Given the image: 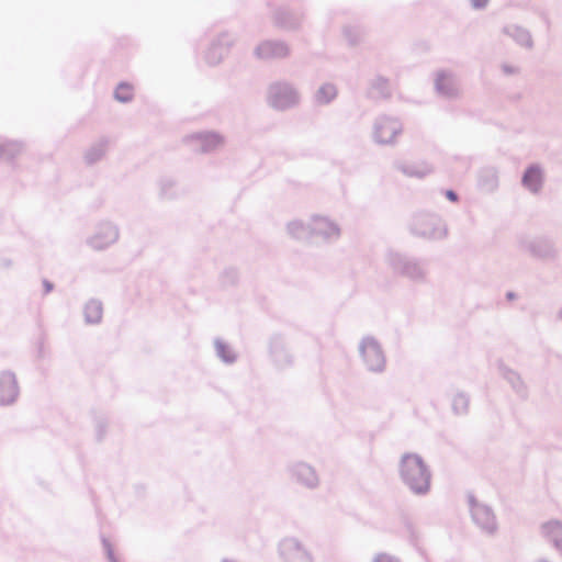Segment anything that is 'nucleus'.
I'll return each mask as SVG.
<instances>
[{"instance_id": "obj_1", "label": "nucleus", "mask_w": 562, "mask_h": 562, "mask_svg": "<svg viewBox=\"0 0 562 562\" xmlns=\"http://www.w3.org/2000/svg\"><path fill=\"white\" fill-rule=\"evenodd\" d=\"M398 474L402 483L414 495L425 496L430 492L432 474L420 454L403 453L398 463Z\"/></svg>"}, {"instance_id": "obj_2", "label": "nucleus", "mask_w": 562, "mask_h": 562, "mask_svg": "<svg viewBox=\"0 0 562 562\" xmlns=\"http://www.w3.org/2000/svg\"><path fill=\"white\" fill-rule=\"evenodd\" d=\"M386 262L394 274L409 279L414 282L426 280L427 260L409 256L404 252L390 250L386 254Z\"/></svg>"}, {"instance_id": "obj_3", "label": "nucleus", "mask_w": 562, "mask_h": 562, "mask_svg": "<svg viewBox=\"0 0 562 562\" xmlns=\"http://www.w3.org/2000/svg\"><path fill=\"white\" fill-rule=\"evenodd\" d=\"M412 235L428 239L440 240L447 237L448 228L442 218L434 213H416L409 224Z\"/></svg>"}, {"instance_id": "obj_4", "label": "nucleus", "mask_w": 562, "mask_h": 562, "mask_svg": "<svg viewBox=\"0 0 562 562\" xmlns=\"http://www.w3.org/2000/svg\"><path fill=\"white\" fill-rule=\"evenodd\" d=\"M301 95L293 83L281 80L272 82L267 90V102L277 111H286L299 105Z\"/></svg>"}, {"instance_id": "obj_5", "label": "nucleus", "mask_w": 562, "mask_h": 562, "mask_svg": "<svg viewBox=\"0 0 562 562\" xmlns=\"http://www.w3.org/2000/svg\"><path fill=\"white\" fill-rule=\"evenodd\" d=\"M520 250L528 252L532 258L553 261L558 258L559 251L555 243L548 236L520 237L518 239Z\"/></svg>"}, {"instance_id": "obj_6", "label": "nucleus", "mask_w": 562, "mask_h": 562, "mask_svg": "<svg viewBox=\"0 0 562 562\" xmlns=\"http://www.w3.org/2000/svg\"><path fill=\"white\" fill-rule=\"evenodd\" d=\"M359 352L369 371L381 373L385 370V355L374 337L367 336L362 338L359 345Z\"/></svg>"}, {"instance_id": "obj_7", "label": "nucleus", "mask_w": 562, "mask_h": 562, "mask_svg": "<svg viewBox=\"0 0 562 562\" xmlns=\"http://www.w3.org/2000/svg\"><path fill=\"white\" fill-rule=\"evenodd\" d=\"M278 552L283 562H314L310 551L295 537L282 539L278 544Z\"/></svg>"}, {"instance_id": "obj_8", "label": "nucleus", "mask_w": 562, "mask_h": 562, "mask_svg": "<svg viewBox=\"0 0 562 562\" xmlns=\"http://www.w3.org/2000/svg\"><path fill=\"white\" fill-rule=\"evenodd\" d=\"M403 131L402 123L393 117L379 116L373 125V138L382 145H391Z\"/></svg>"}, {"instance_id": "obj_9", "label": "nucleus", "mask_w": 562, "mask_h": 562, "mask_svg": "<svg viewBox=\"0 0 562 562\" xmlns=\"http://www.w3.org/2000/svg\"><path fill=\"white\" fill-rule=\"evenodd\" d=\"M120 237L119 227L111 222H102L95 233L88 238V245L94 250H104L115 244Z\"/></svg>"}, {"instance_id": "obj_10", "label": "nucleus", "mask_w": 562, "mask_h": 562, "mask_svg": "<svg viewBox=\"0 0 562 562\" xmlns=\"http://www.w3.org/2000/svg\"><path fill=\"white\" fill-rule=\"evenodd\" d=\"M291 53L290 46L286 42L281 40H266L260 42L254 55L261 60L283 59Z\"/></svg>"}, {"instance_id": "obj_11", "label": "nucleus", "mask_w": 562, "mask_h": 562, "mask_svg": "<svg viewBox=\"0 0 562 562\" xmlns=\"http://www.w3.org/2000/svg\"><path fill=\"white\" fill-rule=\"evenodd\" d=\"M184 142L192 146V149L200 153H211L222 143L223 136L216 132H199L184 137Z\"/></svg>"}, {"instance_id": "obj_12", "label": "nucleus", "mask_w": 562, "mask_h": 562, "mask_svg": "<svg viewBox=\"0 0 562 562\" xmlns=\"http://www.w3.org/2000/svg\"><path fill=\"white\" fill-rule=\"evenodd\" d=\"M235 38L232 34L223 32L218 37L210 44L205 52L204 59L211 65L215 66L220 64L224 56L228 53L229 47L233 45Z\"/></svg>"}, {"instance_id": "obj_13", "label": "nucleus", "mask_w": 562, "mask_h": 562, "mask_svg": "<svg viewBox=\"0 0 562 562\" xmlns=\"http://www.w3.org/2000/svg\"><path fill=\"white\" fill-rule=\"evenodd\" d=\"M20 394L15 374L10 370L0 372V406L13 404Z\"/></svg>"}, {"instance_id": "obj_14", "label": "nucleus", "mask_w": 562, "mask_h": 562, "mask_svg": "<svg viewBox=\"0 0 562 562\" xmlns=\"http://www.w3.org/2000/svg\"><path fill=\"white\" fill-rule=\"evenodd\" d=\"M303 20V12L297 10H290L286 7L278 8L273 14V22L276 26L286 31H295L300 29Z\"/></svg>"}, {"instance_id": "obj_15", "label": "nucleus", "mask_w": 562, "mask_h": 562, "mask_svg": "<svg viewBox=\"0 0 562 562\" xmlns=\"http://www.w3.org/2000/svg\"><path fill=\"white\" fill-rule=\"evenodd\" d=\"M473 522L485 533L494 535L497 531V521L492 507L483 504L476 506L471 514Z\"/></svg>"}, {"instance_id": "obj_16", "label": "nucleus", "mask_w": 562, "mask_h": 562, "mask_svg": "<svg viewBox=\"0 0 562 562\" xmlns=\"http://www.w3.org/2000/svg\"><path fill=\"white\" fill-rule=\"evenodd\" d=\"M435 89L439 95L446 99H457L460 95L458 81L451 72L438 71Z\"/></svg>"}, {"instance_id": "obj_17", "label": "nucleus", "mask_w": 562, "mask_h": 562, "mask_svg": "<svg viewBox=\"0 0 562 562\" xmlns=\"http://www.w3.org/2000/svg\"><path fill=\"white\" fill-rule=\"evenodd\" d=\"M311 236H319L324 240H336L340 236V228L326 217L314 216L311 224Z\"/></svg>"}, {"instance_id": "obj_18", "label": "nucleus", "mask_w": 562, "mask_h": 562, "mask_svg": "<svg viewBox=\"0 0 562 562\" xmlns=\"http://www.w3.org/2000/svg\"><path fill=\"white\" fill-rule=\"evenodd\" d=\"M291 476L301 485L307 488H315L318 486L319 480L313 467L305 462H297L290 469Z\"/></svg>"}, {"instance_id": "obj_19", "label": "nucleus", "mask_w": 562, "mask_h": 562, "mask_svg": "<svg viewBox=\"0 0 562 562\" xmlns=\"http://www.w3.org/2000/svg\"><path fill=\"white\" fill-rule=\"evenodd\" d=\"M270 356L274 364L280 369L289 368L293 364V357L279 335L273 336L270 340Z\"/></svg>"}, {"instance_id": "obj_20", "label": "nucleus", "mask_w": 562, "mask_h": 562, "mask_svg": "<svg viewBox=\"0 0 562 562\" xmlns=\"http://www.w3.org/2000/svg\"><path fill=\"white\" fill-rule=\"evenodd\" d=\"M543 172L539 165L532 164L522 173L521 183L531 193H539L543 187Z\"/></svg>"}, {"instance_id": "obj_21", "label": "nucleus", "mask_w": 562, "mask_h": 562, "mask_svg": "<svg viewBox=\"0 0 562 562\" xmlns=\"http://www.w3.org/2000/svg\"><path fill=\"white\" fill-rule=\"evenodd\" d=\"M541 533L562 555V521L550 520L542 524Z\"/></svg>"}, {"instance_id": "obj_22", "label": "nucleus", "mask_w": 562, "mask_h": 562, "mask_svg": "<svg viewBox=\"0 0 562 562\" xmlns=\"http://www.w3.org/2000/svg\"><path fill=\"white\" fill-rule=\"evenodd\" d=\"M395 167L405 176L419 179L425 178L434 171V168L426 161L415 164L396 162Z\"/></svg>"}, {"instance_id": "obj_23", "label": "nucleus", "mask_w": 562, "mask_h": 562, "mask_svg": "<svg viewBox=\"0 0 562 562\" xmlns=\"http://www.w3.org/2000/svg\"><path fill=\"white\" fill-rule=\"evenodd\" d=\"M503 32L510 36L518 45L529 49L533 47L532 36L527 29L512 24L505 26Z\"/></svg>"}, {"instance_id": "obj_24", "label": "nucleus", "mask_w": 562, "mask_h": 562, "mask_svg": "<svg viewBox=\"0 0 562 562\" xmlns=\"http://www.w3.org/2000/svg\"><path fill=\"white\" fill-rule=\"evenodd\" d=\"M391 95L390 80L383 76H376L370 83L368 98L380 100L389 99Z\"/></svg>"}, {"instance_id": "obj_25", "label": "nucleus", "mask_w": 562, "mask_h": 562, "mask_svg": "<svg viewBox=\"0 0 562 562\" xmlns=\"http://www.w3.org/2000/svg\"><path fill=\"white\" fill-rule=\"evenodd\" d=\"M338 95L337 87L331 82L323 83L314 93L313 101L316 105H328Z\"/></svg>"}, {"instance_id": "obj_26", "label": "nucleus", "mask_w": 562, "mask_h": 562, "mask_svg": "<svg viewBox=\"0 0 562 562\" xmlns=\"http://www.w3.org/2000/svg\"><path fill=\"white\" fill-rule=\"evenodd\" d=\"M108 145V138H101L99 142L91 145L85 153V162L88 166H92L100 161L106 153Z\"/></svg>"}, {"instance_id": "obj_27", "label": "nucleus", "mask_w": 562, "mask_h": 562, "mask_svg": "<svg viewBox=\"0 0 562 562\" xmlns=\"http://www.w3.org/2000/svg\"><path fill=\"white\" fill-rule=\"evenodd\" d=\"M102 303L95 299L89 300L83 307V315L87 324H99L102 319Z\"/></svg>"}, {"instance_id": "obj_28", "label": "nucleus", "mask_w": 562, "mask_h": 562, "mask_svg": "<svg viewBox=\"0 0 562 562\" xmlns=\"http://www.w3.org/2000/svg\"><path fill=\"white\" fill-rule=\"evenodd\" d=\"M499 369L503 378L512 385L514 391L520 396H526L527 389L519 373L505 366H501Z\"/></svg>"}, {"instance_id": "obj_29", "label": "nucleus", "mask_w": 562, "mask_h": 562, "mask_svg": "<svg viewBox=\"0 0 562 562\" xmlns=\"http://www.w3.org/2000/svg\"><path fill=\"white\" fill-rule=\"evenodd\" d=\"M479 186L485 191H494L498 187L497 172L494 168H484L479 173Z\"/></svg>"}, {"instance_id": "obj_30", "label": "nucleus", "mask_w": 562, "mask_h": 562, "mask_svg": "<svg viewBox=\"0 0 562 562\" xmlns=\"http://www.w3.org/2000/svg\"><path fill=\"white\" fill-rule=\"evenodd\" d=\"M23 146L19 142H4L0 144V159L8 162H13L15 158L22 153Z\"/></svg>"}, {"instance_id": "obj_31", "label": "nucleus", "mask_w": 562, "mask_h": 562, "mask_svg": "<svg viewBox=\"0 0 562 562\" xmlns=\"http://www.w3.org/2000/svg\"><path fill=\"white\" fill-rule=\"evenodd\" d=\"M214 346L216 350V356L225 363L232 364L237 360L236 353L232 350V348L224 342L222 339L216 338L214 340Z\"/></svg>"}, {"instance_id": "obj_32", "label": "nucleus", "mask_w": 562, "mask_h": 562, "mask_svg": "<svg viewBox=\"0 0 562 562\" xmlns=\"http://www.w3.org/2000/svg\"><path fill=\"white\" fill-rule=\"evenodd\" d=\"M470 396L464 392H458L453 398L451 408L454 415L464 416L469 413Z\"/></svg>"}, {"instance_id": "obj_33", "label": "nucleus", "mask_w": 562, "mask_h": 562, "mask_svg": "<svg viewBox=\"0 0 562 562\" xmlns=\"http://www.w3.org/2000/svg\"><path fill=\"white\" fill-rule=\"evenodd\" d=\"M114 98L119 102L127 103L133 100L132 86L127 82H120L114 91Z\"/></svg>"}, {"instance_id": "obj_34", "label": "nucleus", "mask_w": 562, "mask_h": 562, "mask_svg": "<svg viewBox=\"0 0 562 562\" xmlns=\"http://www.w3.org/2000/svg\"><path fill=\"white\" fill-rule=\"evenodd\" d=\"M288 232L292 237L301 239L305 237L307 234L311 235V225L305 226L300 221H293L288 224Z\"/></svg>"}, {"instance_id": "obj_35", "label": "nucleus", "mask_w": 562, "mask_h": 562, "mask_svg": "<svg viewBox=\"0 0 562 562\" xmlns=\"http://www.w3.org/2000/svg\"><path fill=\"white\" fill-rule=\"evenodd\" d=\"M404 529H405V532L407 535L409 543L413 547L418 548L420 536H419L418 530L416 529V527L414 526V524H413V521L411 519H408V518L404 519Z\"/></svg>"}, {"instance_id": "obj_36", "label": "nucleus", "mask_w": 562, "mask_h": 562, "mask_svg": "<svg viewBox=\"0 0 562 562\" xmlns=\"http://www.w3.org/2000/svg\"><path fill=\"white\" fill-rule=\"evenodd\" d=\"M175 181L170 178H162L160 180V196L162 199L171 200L177 196L175 192Z\"/></svg>"}, {"instance_id": "obj_37", "label": "nucleus", "mask_w": 562, "mask_h": 562, "mask_svg": "<svg viewBox=\"0 0 562 562\" xmlns=\"http://www.w3.org/2000/svg\"><path fill=\"white\" fill-rule=\"evenodd\" d=\"M344 34L350 45L359 43L362 36V30L359 26L348 25L344 27Z\"/></svg>"}, {"instance_id": "obj_38", "label": "nucleus", "mask_w": 562, "mask_h": 562, "mask_svg": "<svg viewBox=\"0 0 562 562\" xmlns=\"http://www.w3.org/2000/svg\"><path fill=\"white\" fill-rule=\"evenodd\" d=\"M101 540H102V546H103V549H104L108 560L110 562H119L117 558L114 554V550H113V547H112L110 540L105 537H102Z\"/></svg>"}, {"instance_id": "obj_39", "label": "nucleus", "mask_w": 562, "mask_h": 562, "mask_svg": "<svg viewBox=\"0 0 562 562\" xmlns=\"http://www.w3.org/2000/svg\"><path fill=\"white\" fill-rule=\"evenodd\" d=\"M222 278L224 284H234L238 278L237 270L234 268L226 269Z\"/></svg>"}, {"instance_id": "obj_40", "label": "nucleus", "mask_w": 562, "mask_h": 562, "mask_svg": "<svg viewBox=\"0 0 562 562\" xmlns=\"http://www.w3.org/2000/svg\"><path fill=\"white\" fill-rule=\"evenodd\" d=\"M372 562H401V560L392 554L380 552L373 557Z\"/></svg>"}, {"instance_id": "obj_41", "label": "nucleus", "mask_w": 562, "mask_h": 562, "mask_svg": "<svg viewBox=\"0 0 562 562\" xmlns=\"http://www.w3.org/2000/svg\"><path fill=\"white\" fill-rule=\"evenodd\" d=\"M468 503H469L471 514L473 513L474 507L483 505V503L477 502L474 494H472V493L468 494Z\"/></svg>"}, {"instance_id": "obj_42", "label": "nucleus", "mask_w": 562, "mask_h": 562, "mask_svg": "<svg viewBox=\"0 0 562 562\" xmlns=\"http://www.w3.org/2000/svg\"><path fill=\"white\" fill-rule=\"evenodd\" d=\"M470 3L473 9L482 10V9L486 8L488 0H470Z\"/></svg>"}, {"instance_id": "obj_43", "label": "nucleus", "mask_w": 562, "mask_h": 562, "mask_svg": "<svg viewBox=\"0 0 562 562\" xmlns=\"http://www.w3.org/2000/svg\"><path fill=\"white\" fill-rule=\"evenodd\" d=\"M445 195L446 198L450 201V202H458L459 201V194L454 191V190H451V189H448L445 191Z\"/></svg>"}, {"instance_id": "obj_44", "label": "nucleus", "mask_w": 562, "mask_h": 562, "mask_svg": "<svg viewBox=\"0 0 562 562\" xmlns=\"http://www.w3.org/2000/svg\"><path fill=\"white\" fill-rule=\"evenodd\" d=\"M104 435H105V424H103L102 422H99L97 425V439L102 440Z\"/></svg>"}, {"instance_id": "obj_45", "label": "nucleus", "mask_w": 562, "mask_h": 562, "mask_svg": "<svg viewBox=\"0 0 562 562\" xmlns=\"http://www.w3.org/2000/svg\"><path fill=\"white\" fill-rule=\"evenodd\" d=\"M42 284H43V288H44V294L45 295L50 293L54 290V284L49 280H47V279H43Z\"/></svg>"}, {"instance_id": "obj_46", "label": "nucleus", "mask_w": 562, "mask_h": 562, "mask_svg": "<svg viewBox=\"0 0 562 562\" xmlns=\"http://www.w3.org/2000/svg\"><path fill=\"white\" fill-rule=\"evenodd\" d=\"M502 70L504 71V74L506 75H515L518 72V69L514 66H510V65H507V64H504L502 66Z\"/></svg>"}, {"instance_id": "obj_47", "label": "nucleus", "mask_w": 562, "mask_h": 562, "mask_svg": "<svg viewBox=\"0 0 562 562\" xmlns=\"http://www.w3.org/2000/svg\"><path fill=\"white\" fill-rule=\"evenodd\" d=\"M13 262L11 259L9 258H2L0 259V267L1 268H4V269H9L10 267H12Z\"/></svg>"}, {"instance_id": "obj_48", "label": "nucleus", "mask_w": 562, "mask_h": 562, "mask_svg": "<svg viewBox=\"0 0 562 562\" xmlns=\"http://www.w3.org/2000/svg\"><path fill=\"white\" fill-rule=\"evenodd\" d=\"M541 19L543 20V22L546 23L547 27L549 29L550 27V19H549L548 13L542 12L541 13Z\"/></svg>"}, {"instance_id": "obj_49", "label": "nucleus", "mask_w": 562, "mask_h": 562, "mask_svg": "<svg viewBox=\"0 0 562 562\" xmlns=\"http://www.w3.org/2000/svg\"><path fill=\"white\" fill-rule=\"evenodd\" d=\"M516 297H517V294L515 292L509 291L506 293V299L509 301L515 300Z\"/></svg>"}, {"instance_id": "obj_50", "label": "nucleus", "mask_w": 562, "mask_h": 562, "mask_svg": "<svg viewBox=\"0 0 562 562\" xmlns=\"http://www.w3.org/2000/svg\"><path fill=\"white\" fill-rule=\"evenodd\" d=\"M536 562H550V561H549V560H547V559H540V560H538V561H536Z\"/></svg>"}, {"instance_id": "obj_51", "label": "nucleus", "mask_w": 562, "mask_h": 562, "mask_svg": "<svg viewBox=\"0 0 562 562\" xmlns=\"http://www.w3.org/2000/svg\"><path fill=\"white\" fill-rule=\"evenodd\" d=\"M559 318L562 319V310L559 312Z\"/></svg>"}]
</instances>
